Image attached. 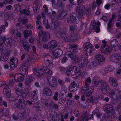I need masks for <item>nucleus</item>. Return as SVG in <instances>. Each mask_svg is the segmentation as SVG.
<instances>
[{
	"label": "nucleus",
	"mask_w": 121,
	"mask_h": 121,
	"mask_svg": "<svg viewBox=\"0 0 121 121\" xmlns=\"http://www.w3.org/2000/svg\"><path fill=\"white\" fill-rule=\"evenodd\" d=\"M22 84L21 83L15 87V91L17 95L15 105L17 108L19 109L24 108L27 105L25 100L27 94L25 92L22 93Z\"/></svg>",
	"instance_id": "f257e3e1"
},
{
	"label": "nucleus",
	"mask_w": 121,
	"mask_h": 121,
	"mask_svg": "<svg viewBox=\"0 0 121 121\" xmlns=\"http://www.w3.org/2000/svg\"><path fill=\"white\" fill-rule=\"evenodd\" d=\"M34 61L32 57L29 56L26 60L24 61L20 69H22L23 70L25 71L26 70V69H28V67L29 66L30 62H33Z\"/></svg>",
	"instance_id": "f03ea898"
},
{
	"label": "nucleus",
	"mask_w": 121,
	"mask_h": 121,
	"mask_svg": "<svg viewBox=\"0 0 121 121\" xmlns=\"http://www.w3.org/2000/svg\"><path fill=\"white\" fill-rule=\"evenodd\" d=\"M102 44L100 48L101 51L104 53L108 54L111 50V48L106 45V42L105 40H103L102 42Z\"/></svg>",
	"instance_id": "7ed1b4c3"
},
{
	"label": "nucleus",
	"mask_w": 121,
	"mask_h": 121,
	"mask_svg": "<svg viewBox=\"0 0 121 121\" xmlns=\"http://www.w3.org/2000/svg\"><path fill=\"white\" fill-rule=\"evenodd\" d=\"M67 19V21L68 22H72L76 24L78 23L79 20L78 17L74 12L72 13L70 15V17Z\"/></svg>",
	"instance_id": "20e7f679"
},
{
	"label": "nucleus",
	"mask_w": 121,
	"mask_h": 121,
	"mask_svg": "<svg viewBox=\"0 0 121 121\" xmlns=\"http://www.w3.org/2000/svg\"><path fill=\"white\" fill-rule=\"evenodd\" d=\"M83 48L84 50L86 51L90 54V55H91L93 54L94 47L89 42H87L85 43L83 46Z\"/></svg>",
	"instance_id": "39448f33"
},
{
	"label": "nucleus",
	"mask_w": 121,
	"mask_h": 121,
	"mask_svg": "<svg viewBox=\"0 0 121 121\" xmlns=\"http://www.w3.org/2000/svg\"><path fill=\"white\" fill-rule=\"evenodd\" d=\"M0 43L1 41L3 44H4L6 46L9 47H11L12 45V40L11 39H6L5 37L3 36L2 37L0 36Z\"/></svg>",
	"instance_id": "423d86ee"
},
{
	"label": "nucleus",
	"mask_w": 121,
	"mask_h": 121,
	"mask_svg": "<svg viewBox=\"0 0 121 121\" xmlns=\"http://www.w3.org/2000/svg\"><path fill=\"white\" fill-rule=\"evenodd\" d=\"M100 88L103 93L105 94L110 91L109 86L108 83L106 82H101Z\"/></svg>",
	"instance_id": "0eeeda50"
},
{
	"label": "nucleus",
	"mask_w": 121,
	"mask_h": 121,
	"mask_svg": "<svg viewBox=\"0 0 121 121\" xmlns=\"http://www.w3.org/2000/svg\"><path fill=\"white\" fill-rule=\"evenodd\" d=\"M110 59L113 62L120 63L121 62V56L119 54L116 53L111 56Z\"/></svg>",
	"instance_id": "6e6552de"
},
{
	"label": "nucleus",
	"mask_w": 121,
	"mask_h": 121,
	"mask_svg": "<svg viewBox=\"0 0 121 121\" xmlns=\"http://www.w3.org/2000/svg\"><path fill=\"white\" fill-rule=\"evenodd\" d=\"M89 87H86L85 86L82 88V94H84L85 96H89L90 95L93 91V88L92 86Z\"/></svg>",
	"instance_id": "1a4fd4ad"
},
{
	"label": "nucleus",
	"mask_w": 121,
	"mask_h": 121,
	"mask_svg": "<svg viewBox=\"0 0 121 121\" xmlns=\"http://www.w3.org/2000/svg\"><path fill=\"white\" fill-rule=\"evenodd\" d=\"M48 80L52 87L54 88L57 87L58 83L57 80L55 78L52 76H50L48 78Z\"/></svg>",
	"instance_id": "9d476101"
},
{
	"label": "nucleus",
	"mask_w": 121,
	"mask_h": 121,
	"mask_svg": "<svg viewBox=\"0 0 121 121\" xmlns=\"http://www.w3.org/2000/svg\"><path fill=\"white\" fill-rule=\"evenodd\" d=\"M78 62H75V63L78 64L79 67H82L87 65L88 63L87 59H85L84 60L83 57L79 58L78 57Z\"/></svg>",
	"instance_id": "9b49d317"
},
{
	"label": "nucleus",
	"mask_w": 121,
	"mask_h": 121,
	"mask_svg": "<svg viewBox=\"0 0 121 121\" xmlns=\"http://www.w3.org/2000/svg\"><path fill=\"white\" fill-rule=\"evenodd\" d=\"M79 87V84L77 82L73 81L72 82L69 87V90L71 92L76 91Z\"/></svg>",
	"instance_id": "f8f14e48"
},
{
	"label": "nucleus",
	"mask_w": 121,
	"mask_h": 121,
	"mask_svg": "<svg viewBox=\"0 0 121 121\" xmlns=\"http://www.w3.org/2000/svg\"><path fill=\"white\" fill-rule=\"evenodd\" d=\"M85 9V7L83 5H81L77 7L76 11L79 13V16L80 17L82 18H83L82 12H84Z\"/></svg>",
	"instance_id": "ddd939ff"
},
{
	"label": "nucleus",
	"mask_w": 121,
	"mask_h": 121,
	"mask_svg": "<svg viewBox=\"0 0 121 121\" xmlns=\"http://www.w3.org/2000/svg\"><path fill=\"white\" fill-rule=\"evenodd\" d=\"M15 81L16 82L22 81L24 79V76L21 73H17L13 76Z\"/></svg>",
	"instance_id": "4468645a"
},
{
	"label": "nucleus",
	"mask_w": 121,
	"mask_h": 121,
	"mask_svg": "<svg viewBox=\"0 0 121 121\" xmlns=\"http://www.w3.org/2000/svg\"><path fill=\"white\" fill-rule=\"evenodd\" d=\"M9 87L8 85H6L3 89V93L7 98L9 97L10 95V90Z\"/></svg>",
	"instance_id": "2eb2a0df"
},
{
	"label": "nucleus",
	"mask_w": 121,
	"mask_h": 121,
	"mask_svg": "<svg viewBox=\"0 0 121 121\" xmlns=\"http://www.w3.org/2000/svg\"><path fill=\"white\" fill-rule=\"evenodd\" d=\"M9 63L11 67L15 68L18 64V60L14 57H12L10 60Z\"/></svg>",
	"instance_id": "dca6fc26"
},
{
	"label": "nucleus",
	"mask_w": 121,
	"mask_h": 121,
	"mask_svg": "<svg viewBox=\"0 0 121 121\" xmlns=\"http://www.w3.org/2000/svg\"><path fill=\"white\" fill-rule=\"evenodd\" d=\"M92 26L93 28V30L95 29L96 31L97 32H99L100 31V28L99 26L100 25V22L98 21H94L92 22Z\"/></svg>",
	"instance_id": "f3484780"
},
{
	"label": "nucleus",
	"mask_w": 121,
	"mask_h": 121,
	"mask_svg": "<svg viewBox=\"0 0 121 121\" xmlns=\"http://www.w3.org/2000/svg\"><path fill=\"white\" fill-rule=\"evenodd\" d=\"M37 90H35L31 91L30 94L31 100L35 101L37 100L38 98L37 93Z\"/></svg>",
	"instance_id": "a211bd4d"
},
{
	"label": "nucleus",
	"mask_w": 121,
	"mask_h": 121,
	"mask_svg": "<svg viewBox=\"0 0 121 121\" xmlns=\"http://www.w3.org/2000/svg\"><path fill=\"white\" fill-rule=\"evenodd\" d=\"M42 69V68L40 69L38 68H36L33 70V73L37 76L42 77L43 74V72Z\"/></svg>",
	"instance_id": "6ab92c4d"
},
{
	"label": "nucleus",
	"mask_w": 121,
	"mask_h": 121,
	"mask_svg": "<svg viewBox=\"0 0 121 121\" xmlns=\"http://www.w3.org/2000/svg\"><path fill=\"white\" fill-rule=\"evenodd\" d=\"M63 53V51L61 50L57 49L55 50L53 53L54 57L55 58H58L61 56Z\"/></svg>",
	"instance_id": "aec40b11"
},
{
	"label": "nucleus",
	"mask_w": 121,
	"mask_h": 121,
	"mask_svg": "<svg viewBox=\"0 0 121 121\" xmlns=\"http://www.w3.org/2000/svg\"><path fill=\"white\" fill-rule=\"evenodd\" d=\"M42 40L43 41H48L50 37V34L49 33H46L45 32H43L41 34Z\"/></svg>",
	"instance_id": "412c9836"
},
{
	"label": "nucleus",
	"mask_w": 121,
	"mask_h": 121,
	"mask_svg": "<svg viewBox=\"0 0 121 121\" xmlns=\"http://www.w3.org/2000/svg\"><path fill=\"white\" fill-rule=\"evenodd\" d=\"M72 52H70L69 53H67L66 55L69 57L72 60H73L75 62H78V56L75 54H73Z\"/></svg>",
	"instance_id": "4be33fe9"
},
{
	"label": "nucleus",
	"mask_w": 121,
	"mask_h": 121,
	"mask_svg": "<svg viewBox=\"0 0 121 121\" xmlns=\"http://www.w3.org/2000/svg\"><path fill=\"white\" fill-rule=\"evenodd\" d=\"M35 79V78L33 76H28L26 78L25 80V84L26 85H30Z\"/></svg>",
	"instance_id": "5701e85b"
},
{
	"label": "nucleus",
	"mask_w": 121,
	"mask_h": 121,
	"mask_svg": "<svg viewBox=\"0 0 121 121\" xmlns=\"http://www.w3.org/2000/svg\"><path fill=\"white\" fill-rule=\"evenodd\" d=\"M119 91V90L117 89L112 90L110 91L109 96L111 98L113 99L115 95H116Z\"/></svg>",
	"instance_id": "b1692460"
},
{
	"label": "nucleus",
	"mask_w": 121,
	"mask_h": 121,
	"mask_svg": "<svg viewBox=\"0 0 121 121\" xmlns=\"http://www.w3.org/2000/svg\"><path fill=\"white\" fill-rule=\"evenodd\" d=\"M57 43L56 41L53 40L48 43V46L50 49H52L55 48L57 46Z\"/></svg>",
	"instance_id": "393cba45"
},
{
	"label": "nucleus",
	"mask_w": 121,
	"mask_h": 121,
	"mask_svg": "<svg viewBox=\"0 0 121 121\" xmlns=\"http://www.w3.org/2000/svg\"><path fill=\"white\" fill-rule=\"evenodd\" d=\"M77 45H70L67 46V48H69V52H77Z\"/></svg>",
	"instance_id": "a878e982"
},
{
	"label": "nucleus",
	"mask_w": 121,
	"mask_h": 121,
	"mask_svg": "<svg viewBox=\"0 0 121 121\" xmlns=\"http://www.w3.org/2000/svg\"><path fill=\"white\" fill-rule=\"evenodd\" d=\"M44 94L48 96H51L52 95V92L49 87L44 88L43 91Z\"/></svg>",
	"instance_id": "bb28decb"
},
{
	"label": "nucleus",
	"mask_w": 121,
	"mask_h": 121,
	"mask_svg": "<svg viewBox=\"0 0 121 121\" xmlns=\"http://www.w3.org/2000/svg\"><path fill=\"white\" fill-rule=\"evenodd\" d=\"M95 59L96 60H97L99 62H103L104 60V58L102 55L100 54H97L96 55L95 57Z\"/></svg>",
	"instance_id": "cd10ccee"
},
{
	"label": "nucleus",
	"mask_w": 121,
	"mask_h": 121,
	"mask_svg": "<svg viewBox=\"0 0 121 121\" xmlns=\"http://www.w3.org/2000/svg\"><path fill=\"white\" fill-rule=\"evenodd\" d=\"M60 24V22L58 21H56L52 22L51 24V28L52 29L55 30L56 28L58 27Z\"/></svg>",
	"instance_id": "c85d7f7f"
},
{
	"label": "nucleus",
	"mask_w": 121,
	"mask_h": 121,
	"mask_svg": "<svg viewBox=\"0 0 121 121\" xmlns=\"http://www.w3.org/2000/svg\"><path fill=\"white\" fill-rule=\"evenodd\" d=\"M114 69V68L113 66L109 65L104 69V70L105 72L108 73L113 70Z\"/></svg>",
	"instance_id": "c756f323"
},
{
	"label": "nucleus",
	"mask_w": 121,
	"mask_h": 121,
	"mask_svg": "<svg viewBox=\"0 0 121 121\" xmlns=\"http://www.w3.org/2000/svg\"><path fill=\"white\" fill-rule=\"evenodd\" d=\"M116 5L113 4H108L105 6L104 7L105 9L108 10L109 9L110 7L112 10H114L117 8V7H115V6Z\"/></svg>",
	"instance_id": "7c9ffc66"
},
{
	"label": "nucleus",
	"mask_w": 121,
	"mask_h": 121,
	"mask_svg": "<svg viewBox=\"0 0 121 121\" xmlns=\"http://www.w3.org/2000/svg\"><path fill=\"white\" fill-rule=\"evenodd\" d=\"M77 68L76 67L74 66L69 68V71H70L71 74L72 75H73L74 74H75L76 73H77Z\"/></svg>",
	"instance_id": "2f4dec72"
},
{
	"label": "nucleus",
	"mask_w": 121,
	"mask_h": 121,
	"mask_svg": "<svg viewBox=\"0 0 121 121\" xmlns=\"http://www.w3.org/2000/svg\"><path fill=\"white\" fill-rule=\"evenodd\" d=\"M42 69L43 72V73L45 72L46 74L49 75H51L52 73L51 70L45 66L42 67Z\"/></svg>",
	"instance_id": "473e14b6"
},
{
	"label": "nucleus",
	"mask_w": 121,
	"mask_h": 121,
	"mask_svg": "<svg viewBox=\"0 0 121 121\" xmlns=\"http://www.w3.org/2000/svg\"><path fill=\"white\" fill-rule=\"evenodd\" d=\"M48 119L50 120H51V119L52 121H59L60 119L56 115L53 116L50 115Z\"/></svg>",
	"instance_id": "72a5a7b5"
},
{
	"label": "nucleus",
	"mask_w": 121,
	"mask_h": 121,
	"mask_svg": "<svg viewBox=\"0 0 121 121\" xmlns=\"http://www.w3.org/2000/svg\"><path fill=\"white\" fill-rule=\"evenodd\" d=\"M23 48L27 52H28L30 48V45L26 41L24 42L23 44Z\"/></svg>",
	"instance_id": "f704fd0d"
},
{
	"label": "nucleus",
	"mask_w": 121,
	"mask_h": 121,
	"mask_svg": "<svg viewBox=\"0 0 121 121\" xmlns=\"http://www.w3.org/2000/svg\"><path fill=\"white\" fill-rule=\"evenodd\" d=\"M0 115L1 116L3 115L7 116L9 113L8 112L6 108H4L1 110Z\"/></svg>",
	"instance_id": "c9c22d12"
},
{
	"label": "nucleus",
	"mask_w": 121,
	"mask_h": 121,
	"mask_svg": "<svg viewBox=\"0 0 121 121\" xmlns=\"http://www.w3.org/2000/svg\"><path fill=\"white\" fill-rule=\"evenodd\" d=\"M86 101L88 103H90L91 101H94V100L96 99V98L92 96L91 95L86 96Z\"/></svg>",
	"instance_id": "e433bc0d"
},
{
	"label": "nucleus",
	"mask_w": 121,
	"mask_h": 121,
	"mask_svg": "<svg viewBox=\"0 0 121 121\" xmlns=\"http://www.w3.org/2000/svg\"><path fill=\"white\" fill-rule=\"evenodd\" d=\"M116 99L117 101H120L121 103V91H119L118 93H117L116 97Z\"/></svg>",
	"instance_id": "4c0bfd02"
},
{
	"label": "nucleus",
	"mask_w": 121,
	"mask_h": 121,
	"mask_svg": "<svg viewBox=\"0 0 121 121\" xmlns=\"http://www.w3.org/2000/svg\"><path fill=\"white\" fill-rule=\"evenodd\" d=\"M118 44V42L116 39H113L112 40L111 43V46L113 48L116 47Z\"/></svg>",
	"instance_id": "58836bf2"
},
{
	"label": "nucleus",
	"mask_w": 121,
	"mask_h": 121,
	"mask_svg": "<svg viewBox=\"0 0 121 121\" xmlns=\"http://www.w3.org/2000/svg\"><path fill=\"white\" fill-rule=\"evenodd\" d=\"M92 113L93 115H95L96 114V116L98 118L100 117L101 115L99 110L98 109L95 110Z\"/></svg>",
	"instance_id": "ea45409f"
},
{
	"label": "nucleus",
	"mask_w": 121,
	"mask_h": 121,
	"mask_svg": "<svg viewBox=\"0 0 121 121\" xmlns=\"http://www.w3.org/2000/svg\"><path fill=\"white\" fill-rule=\"evenodd\" d=\"M57 3L59 7L61 9H63L65 5V4L61 0H57Z\"/></svg>",
	"instance_id": "a19ab883"
},
{
	"label": "nucleus",
	"mask_w": 121,
	"mask_h": 121,
	"mask_svg": "<svg viewBox=\"0 0 121 121\" xmlns=\"http://www.w3.org/2000/svg\"><path fill=\"white\" fill-rule=\"evenodd\" d=\"M91 82V80L90 78H88L86 80L85 82V86L87 87H89Z\"/></svg>",
	"instance_id": "79ce46f5"
},
{
	"label": "nucleus",
	"mask_w": 121,
	"mask_h": 121,
	"mask_svg": "<svg viewBox=\"0 0 121 121\" xmlns=\"http://www.w3.org/2000/svg\"><path fill=\"white\" fill-rule=\"evenodd\" d=\"M59 32L60 37L61 38H63L64 36L66 35V32L64 31L61 28H60L59 30Z\"/></svg>",
	"instance_id": "37998d69"
},
{
	"label": "nucleus",
	"mask_w": 121,
	"mask_h": 121,
	"mask_svg": "<svg viewBox=\"0 0 121 121\" xmlns=\"http://www.w3.org/2000/svg\"><path fill=\"white\" fill-rule=\"evenodd\" d=\"M45 64L47 66L50 68L52 67V62L49 60H47L45 62Z\"/></svg>",
	"instance_id": "c03bdc74"
},
{
	"label": "nucleus",
	"mask_w": 121,
	"mask_h": 121,
	"mask_svg": "<svg viewBox=\"0 0 121 121\" xmlns=\"http://www.w3.org/2000/svg\"><path fill=\"white\" fill-rule=\"evenodd\" d=\"M32 33L31 30H26L24 33V37L25 38H27L29 35H30Z\"/></svg>",
	"instance_id": "a18cd8bd"
},
{
	"label": "nucleus",
	"mask_w": 121,
	"mask_h": 121,
	"mask_svg": "<svg viewBox=\"0 0 121 121\" xmlns=\"http://www.w3.org/2000/svg\"><path fill=\"white\" fill-rule=\"evenodd\" d=\"M53 103L52 101H48L44 103L45 105L47 107L49 106L50 108H52Z\"/></svg>",
	"instance_id": "49530a36"
},
{
	"label": "nucleus",
	"mask_w": 121,
	"mask_h": 121,
	"mask_svg": "<svg viewBox=\"0 0 121 121\" xmlns=\"http://www.w3.org/2000/svg\"><path fill=\"white\" fill-rule=\"evenodd\" d=\"M36 30L38 32V34L39 36H40L41 35V33H42L43 32L42 27L41 25H39L38 26H37Z\"/></svg>",
	"instance_id": "de8ad7c7"
},
{
	"label": "nucleus",
	"mask_w": 121,
	"mask_h": 121,
	"mask_svg": "<svg viewBox=\"0 0 121 121\" xmlns=\"http://www.w3.org/2000/svg\"><path fill=\"white\" fill-rule=\"evenodd\" d=\"M41 17L39 16H38L36 17V26H38L39 25H40L41 21L40 18Z\"/></svg>",
	"instance_id": "09e8293b"
},
{
	"label": "nucleus",
	"mask_w": 121,
	"mask_h": 121,
	"mask_svg": "<svg viewBox=\"0 0 121 121\" xmlns=\"http://www.w3.org/2000/svg\"><path fill=\"white\" fill-rule=\"evenodd\" d=\"M20 13L24 16L28 15L29 13V12L28 10L23 9L20 11Z\"/></svg>",
	"instance_id": "8fccbe9b"
},
{
	"label": "nucleus",
	"mask_w": 121,
	"mask_h": 121,
	"mask_svg": "<svg viewBox=\"0 0 121 121\" xmlns=\"http://www.w3.org/2000/svg\"><path fill=\"white\" fill-rule=\"evenodd\" d=\"M34 107L35 110L38 112L41 111L42 109V107L37 104L35 105Z\"/></svg>",
	"instance_id": "3c124183"
},
{
	"label": "nucleus",
	"mask_w": 121,
	"mask_h": 121,
	"mask_svg": "<svg viewBox=\"0 0 121 121\" xmlns=\"http://www.w3.org/2000/svg\"><path fill=\"white\" fill-rule=\"evenodd\" d=\"M114 23V21H111V20H110V21H109L108 24V30H110L112 29V27Z\"/></svg>",
	"instance_id": "603ef678"
},
{
	"label": "nucleus",
	"mask_w": 121,
	"mask_h": 121,
	"mask_svg": "<svg viewBox=\"0 0 121 121\" xmlns=\"http://www.w3.org/2000/svg\"><path fill=\"white\" fill-rule=\"evenodd\" d=\"M11 0H5L3 2L0 3V7L2 8L4 4H6L9 3Z\"/></svg>",
	"instance_id": "864d4df0"
},
{
	"label": "nucleus",
	"mask_w": 121,
	"mask_h": 121,
	"mask_svg": "<svg viewBox=\"0 0 121 121\" xmlns=\"http://www.w3.org/2000/svg\"><path fill=\"white\" fill-rule=\"evenodd\" d=\"M28 20L26 18H25L23 19H18V21L22 23L23 25L26 24Z\"/></svg>",
	"instance_id": "5fc2aeb1"
},
{
	"label": "nucleus",
	"mask_w": 121,
	"mask_h": 121,
	"mask_svg": "<svg viewBox=\"0 0 121 121\" xmlns=\"http://www.w3.org/2000/svg\"><path fill=\"white\" fill-rule=\"evenodd\" d=\"M14 11L15 13H17L20 10V7L18 4H15L14 5Z\"/></svg>",
	"instance_id": "6e6d98bb"
},
{
	"label": "nucleus",
	"mask_w": 121,
	"mask_h": 121,
	"mask_svg": "<svg viewBox=\"0 0 121 121\" xmlns=\"http://www.w3.org/2000/svg\"><path fill=\"white\" fill-rule=\"evenodd\" d=\"M64 40L65 41H71V37L69 35L66 36L64 37Z\"/></svg>",
	"instance_id": "4d7b16f0"
},
{
	"label": "nucleus",
	"mask_w": 121,
	"mask_h": 121,
	"mask_svg": "<svg viewBox=\"0 0 121 121\" xmlns=\"http://www.w3.org/2000/svg\"><path fill=\"white\" fill-rule=\"evenodd\" d=\"M76 26H71L70 27V33H73L74 30L76 28Z\"/></svg>",
	"instance_id": "13d9d810"
},
{
	"label": "nucleus",
	"mask_w": 121,
	"mask_h": 121,
	"mask_svg": "<svg viewBox=\"0 0 121 121\" xmlns=\"http://www.w3.org/2000/svg\"><path fill=\"white\" fill-rule=\"evenodd\" d=\"M109 117L112 119H114L115 117V114L114 112H110L109 113Z\"/></svg>",
	"instance_id": "bf43d9fd"
},
{
	"label": "nucleus",
	"mask_w": 121,
	"mask_h": 121,
	"mask_svg": "<svg viewBox=\"0 0 121 121\" xmlns=\"http://www.w3.org/2000/svg\"><path fill=\"white\" fill-rule=\"evenodd\" d=\"M73 113L76 117H78L80 115L79 112L77 109H76L74 110Z\"/></svg>",
	"instance_id": "052dcab7"
},
{
	"label": "nucleus",
	"mask_w": 121,
	"mask_h": 121,
	"mask_svg": "<svg viewBox=\"0 0 121 121\" xmlns=\"http://www.w3.org/2000/svg\"><path fill=\"white\" fill-rule=\"evenodd\" d=\"M80 37V35L78 34H75L72 37V38L74 41L79 38Z\"/></svg>",
	"instance_id": "680f3d73"
},
{
	"label": "nucleus",
	"mask_w": 121,
	"mask_h": 121,
	"mask_svg": "<svg viewBox=\"0 0 121 121\" xmlns=\"http://www.w3.org/2000/svg\"><path fill=\"white\" fill-rule=\"evenodd\" d=\"M12 52V51L11 50H7V52L4 54L3 56H4L7 57L9 58V56L10 53Z\"/></svg>",
	"instance_id": "e2e57ef3"
},
{
	"label": "nucleus",
	"mask_w": 121,
	"mask_h": 121,
	"mask_svg": "<svg viewBox=\"0 0 121 121\" xmlns=\"http://www.w3.org/2000/svg\"><path fill=\"white\" fill-rule=\"evenodd\" d=\"M88 114L87 112L84 111L83 112L82 114V117H88Z\"/></svg>",
	"instance_id": "0e129e2a"
},
{
	"label": "nucleus",
	"mask_w": 121,
	"mask_h": 121,
	"mask_svg": "<svg viewBox=\"0 0 121 121\" xmlns=\"http://www.w3.org/2000/svg\"><path fill=\"white\" fill-rule=\"evenodd\" d=\"M97 4L96 3V2L95 1H94L92 4V5L91 6L93 10H94L96 7L97 6Z\"/></svg>",
	"instance_id": "69168bd1"
},
{
	"label": "nucleus",
	"mask_w": 121,
	"mask_h": 121,
	"mask_svg": "<svg viewBox=\"0 0 121 121\" xmlns=\"http://www.w3.org/2000/svg\"><path fill=\"white\" fill-rule=\"evenodd\" d=\"M26 70L25 71V70H23L22 69H20V70L22 74L24 75H27L28 73V69H26Z\"/></svg>",
	"instance_id": "338daca9"
},
{
	"label": "nucleus",
	"mask_w": 121,
	"mask_h": 121,
	"mask_svg": "<svg viewBox=\"0 0 121 121\" xmlns=\"http://www.w3.org/2000/svg\"><path fill=\"white\" fill-rule=\"evenodd\" d=\"M90 11L89 9H86V10L85 9L84 12H82V13L83 14H83H86V15H87L89 14L90 13ZM83 17H84L83 16Z\"/></svg>",
	"instance_id": "774afa93"
}]
</instances>
